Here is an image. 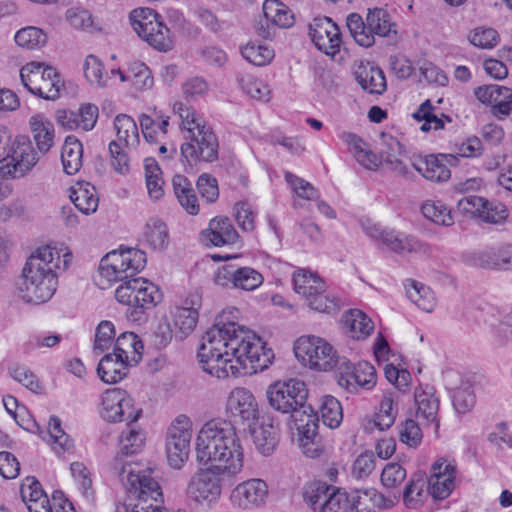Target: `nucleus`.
<instances>
[{
    "mask_svg": "<svg viewBox=\"0 0 512 512\" xmlns=\"http://www.w3.org/2000/svg\"><path fill=\"white\" fill-rule=\"evenodd\" d=\"M429 496H431V492L425 474H413L403 492L404 505L409 509H417L425 503Z\"/></svg>",
    "mask_w": 512,
    "mask_h": 512,
    "instance_id": "29",
    "label": "nucleus"
},
{
    "mask_svg": "<svg viewBox=\"0 0 512 512\" xmlns=\"http://www.w3.org/2000/svg\"><path fill=\"white\" fill-rule=\"evenodd\" d=\"M159 18L150 8H137L129 15L133 30L143 40L158 51L167 52L173 48V38L168 27Z\"/></svg>",
    "mask_w": 512,
    "mask_h": 512,
    "instance_id": "9",
    "label": "nucleus"
},
{
    "mask_svg": "<svg viewBox=\"0 0 512 512\" xmlns=\"http://www.w3.org/2000/svg\"><path fill=\"white\" fill-rule=\"evenodd\" d=\"M234 288L252 291L263 283V276L253 268L241 267L236 269Z\"/></svg>",
    "mask_w": 512,
    "mask_h": 512,
    "instance_id": "62",
    "label": "nucleus"
},
{
    "mask_svg": "<svg viewBox=\"0 0 512 512\" xmlns=\"http://www.w3.org/2000/svg\"><path fill=\"white\" fill-rule=\"evenodd\" d=\"M252 437L257 450L270 455L278 444V430L272 424H263L252 431Z\"/></svg>",
    "mask_w": 512,
    "mask_h": 512,
    "instance_id": "49",
    "label": "nucleus"
},
{
    "mask_svg": "<svg viewBox=\"0 0 512 512\" xmlns=\"http://www.w3.org/2000/svg\"><path fill=\"white\" fill-rule=\"evenodd\" d=\"M141 409L135 407L134 399L123 389H107L101 397V417L108 422H136Z\"/></svg>",
    "mask_w": 512,
    "mask_h": 512,
    "instance_id": "14",
    "label": "nucleus"
},
{
    "mask_svg": "<svg viewBox=\"0 0 512 512\" xmlns=\"http://www.w3.org/2000/svg\"><path fill=\"white\" fill-rule=\"evenodd\" d=\"M14 39L16 44L24 49L38 50L46 45L48 37L42 29L28 26L17 31Z\"/></svg>",
    "mask_w": 512,
    "mask_h": 512,
    "instance_id": "51",
    "label": "nucleus"
},
{
    "mask_svg": "<svg viewBox=\"0 0 512 512\" xmlns=\"http://www.w3.org/2000/svg\"><path fill=\"white\" fill-rule=\"evenodd\" d=\"M478 264L488 269H512V245H503L483 252L478 258Z\"/></svg>",
    "mask_w": 512,
    "mask_h": 512,
    "instance_id": "38",
    "label": "nucleus"
},
{
    "mask_svg": "<svg viewBox=\"0 0 512 512\" xmlns=\"http://www.w3.org/2000/svg\"><path fill=\"white\" fill-rule=\"evenodd\" d=\"M70 472L83 496L87 499H92L94 491L92 489L90 470L82 462H73L70 464Z\"/></svg>",
    "mask_w": 512,
    "mask_h": 512,
    "instance_id": "61",
    "label": "nucleus"
},
{
    "mask_svg": "<svg viewBox=\"0 0 512 512\" xmlns=\"http://www.w3.org/2000/svg\"><path fill=\"white\" fill-rule=\"evenodd\" d=\"M397 414L398 394L393 392L385 393L380 402L378 413L373 420L368 421L365 428L373 430L374 427H377L381 431L387 430L395 423Z\"/></svg>",
    "mask_w": 512,
    "mask_h": 512,
    "instance_id": "30",
    "label": "nucleus"
},
{
    "mask_svg": "<svg viewBox=\"0 0 512 512\" xmlns=\"http://www.w3.org/2000/svg\"><path fill=\"white\" fill-rule=\"evenodd\" d=\"M65 19L75 29L85 32L94 30V19L92 14L82 7H71L65 12Z\"/></svg>",
    "mask_w": 512,
    "mask_h": 512,
    "instance_id": "60",
    "label": "nucleus"
},
{
    "mask_svg": "<svg viewBox=\"0 0 512 512\" xmlns=\"http://www.w3.org/2000/svg\"><path fill=\"white\" fill-rule=\"evenodd\" d=\"M344 323L350 336L354 339H365L374 329V325L367 315L358 309H352L344 316Z\"/></svg>",
    "mask_w": 512,
    "mask_h": 512,
    "instance_id": "43",
    "label": "nucleus"
},
{
    "mask_svg": "<svg viewBox=\"0 0 512 512\" xmlns=\"http://www.w3.org/2000/svg\"><path fill=\"white\" fill-rule=\"evenodd\" d=\"M309 36L316 48L326 55L333 57L340 51L342 44L340 29L328 17L313 19L309 25Z\"/></svg>",
    "mask_w": 512,
    "mask_h": 512,
    "instance_id": "18",
    "label": "nucleus"
},
{
    "mask_svg": "<svg viewBox=\"0 0 512 512\" xmlns=\"http://www.w3.org/2000/svg\"><path fill=\"white\" fill-rule=\"evenodd\" d=\"M354 77L361 88L369 94L381 95L386 91L384 72L369 62H360L354 69Z\"/></svg>",
    "mask_w": 512,
    "mask_h": 512,
    "instance_id": "26",
    "label": "nucleus"
},
{
    "mask_svg": "<svg viewBox=\"0 0 512 512\" xmlns=\"http://www.w3.org/2000/svg\"><path fill=\"white\" fill-rule=\"evenodd\" d=\"M173 110L181 120L184 142L181 144L182 161L190 166L199 162L211 163L218 159L217 136L202 117L183 102H176Z\"/></svg>",
    "mask_w": 512,
    "mask_h": 512,
    "instance_id": "5",
    "label": "nucleus"
},
{
    "mask_svg": "<svg viewBox=\"0 0 512 512\" xmlns=\"http://www.w3.org/2000/svg\"><path fill=\"white\" fill-rule=\"evenodd\" d=\"M303 497L312 512H375V508H392L398 500L396 496L386 497L373 488L347 493L321 481L307 484Z\"/></svg>",
    "mask_w": 512,
    "mask_h": 512,
    "instance_id": "4",
    "label": "nucleus"
},
{
    "mask_svg": "<svg viewBox=\"0 0 512 512\" xmlns=\"http://www.w3.org/2000/svg\"><path fill=\"white\" fill-rule=\"evenodd\" d=\"M113 352L134 366L142 359L143 343L135 333L124 332L117 337Z\"/></svg>",
    "mask_w": 512,
    "mask_h": 512,
    "instance_id": "33",
    "label": "nucleus"
},
{
    "mask_svg": "<svg viewBox=\"0 0 512 512\" xmlns=\"http://www.w3.org/2000/svg\"><path fill=\"white\" fill-rule=\"evenodd\" d=\"M347 28L357 44L370 47L375 43V35L386 37L391 32L396 33L395 24L384 9L369 10L366 22L357 13H351L346 19Z\"/></svg>",
    "mask_w": 512,
    "mask_h": 512,
    "instance_id": "8",
    "label": "nucleus"
},
{
    "mask_svg": "<svg viewBox=\"0 0 512 512\" xmlns=\"http://www.w3.org/2000/svg\"><path fill=\"white\" fill-rule=\"evenodd\" d=\"M308 391L303 381L291 378L285 381H276L266 390L269 405L281 413L296 414L307 409L305 401Z\"/></svg>",
    "mask_w": 512,
    "mask_h": 512,
    "instance_id": "12",
    "label": "nucleus"
},
{
    "mask_svg": "<svg viewBox=\"0 0 512 512\" xmlns=\"http://www.w3.org/2000/svg\"><path fill=\"white\" fill-rule=\"evenodd\" d=\"M294 353L305 366L318 371H330L340 356L325 339L317 336H301L294 344Z\"/></svg>",
    "mask_w": 512,
    "mask_h": 512,
    "instance_id": "11",
    "label": "nucleus"
},
{
    "mask_svg": "<svg viewBox=\"0 0 512 512\" xmlns=\"http://www.w3.org/2000/svg\"><path fill=\"white\" fill-rule=\"evenodd\" d=\"M201 307V296L198 293L189 294L181 307L172 312L175 335L179 339L186 338L196 327L198 309Z\"/></svg>",
    "mask_w": 512,
    "mask_h": 512,
    "instance_id": "22",
    "label": "nucleus"
},
{
    "mask_svg": "<svg viewBox=\"0 0 512 512\" xmlns=\"http://www.w3.org/2000/svg\"><path fill=\"white\" fill-rule=\"evenodd\" d=\"M114 128L118 140L127 148H135L139 144V132L135 120L127 114H119L114 119Z\"/></svg>",
    "mask_w": 512,
    "mask_h": 512,
    "instance_id": "46",
    "label": "nucleus"
},
{
    "mask_svg": "<svg viewBox=\"0 0 512 512\" xmlns=\"http://www.w3.org/2000/svg\"><path fill=\"white\" fill-rule=\"evenodd\" d=\"M319 413L324 425L329 428H337L343 419L341 404L331 395H325L321 398Z\"/></svg>",
    "mask_w": 512,
    "mask_h": 512,
    "instance_id": "52",
    "label": "nucleus"
},
{
    "mask_svg": "<svg viewBox=\"0 0 512 512\" xmlns=\"http://www.w3.org/2000/svg\"><path fill=\"white\" fill-rule=\"evenodd\" d=\"M306 304L314 311L331 314L339 310V299L327 292V287L313 294L307 299Z\"/></svg>",
    "mask_w": 512,
    "mask_h": 512,
    "instance_id": "55",
    "label": "nucleus"
},
{
    "mask_svg": "<svg viewBox=\"0 0 512 512\" xmlns=\"http://www.w3.org/2000/svg\"><path fill=\"white\" fill-rule=\"evenodd\" d=\"M140 127L145 140L149 143H157L161 137L167 133L169 126V117H159V121L147 114H141L139 117Z\"/></svg>",
    "mask_w": 512,
    "mask_h": 512,
    "instance_id": "48",
    "label": "nucleus"
},
{
    "mask_svg": "<svg viewBox=\"0 0 512 512\" xmlns=\"http://www.w3.org/2000/svg\"><path fill=\"white\" fill-rule=\"evenodd\" d=\"M83 146L74 136H67L61 152L63 169L66 174L74 175L82 167Z\"/></svg>",
    "mask_w": 512,
    "mask_h": 512,
    "instance_id": "36",
    "label": "nucleus"
},
{
    "mask_svg": "<svg viewBox=\"0 0 512 512\" xmlns=\"http://www.w3.org/2000/svg\"><path fill=\"white\" fill-rule=\"evenodd\" d=\"M458 207L464 212L478 214L487 223L500 224L508 217V211L503 204L491 203L477 196L463 197L458 201Z\"/></svg>",
    "mask_w": 512,
    "mask_h": 512,
    "instance_id": "23",
    "label": "nucleus"
},
{
    "mask_svg": "<svg viewBox=\"0 0 512 512\" xmlns=\"http://www.w3.org/2000/svg\"><path fill=\"white\" fill-rule=\"evenodd\" d=\"M292 418L299 432V438L307 437L309 440L320 439L317 432L318 418L310 407L302 410V412H296Z\"/></svg>",
    "mask_w": 512,
    "mask_h": 512,
    "instance_id": "53",
    "label": "nucleus"
},
{
    "mask_svg": "<svg viewBox=\"0 0 512 512\" xmlns=\"http://www.w3.org/2000/svg\"><path fill=\"white\" fill-rule=\"evenodd\" d=\"M72 260L67 248L50 245L36 249L22 269L19 284L21 298L27 303L43 304L55 294L58 286V270H65Z\"/></svg>",
    "mask_w": 512,
    "mask_h": 512,
    "instance_id": "3",
    "label": "nucleus"
},
{
    "mask_svg": "<svg viewBox=\"0 0 512 512\" xmlns=\"http://www.w3.org/2000/svg\"><path fill=\"white\" fill-rule=\"evenodd\" d=\"M412 165L425 179L432 182H444L448 180L451 175L443 159L434 155L418 158L412 162Z\"/></svg>",
    "mask_w": 512,
    "mask_h": 512,
    "instance_id": "31",
    "label": "nucleus"
},
{
    "mask_svg": "<svg viewBox=\"0 0 512 512\" xmlns=\"http://www.w3.org/2000/svg\"><path fill=\"white\" fill-rule=\"evenodd\" d=\"M475 97L490 106L491 114L498 120L506 119L512 113V89L497 84L475 88Z\"/></svg>",
    "mask_w": 512,
    "mask_h": 512,
    "instance_id": "20",
    "label": "nucleus"
},
{
    "mask_svg": "<svg viewBox=\"0 0 512 512\" xmlns=\"http://www.w3.org/2000/svg\"><path fill=\"white\" fill-rule=\"evenodd\" d=\"M416 404V416L423 421V424H435L439 427L438 411L439 399L435 395V389L432 386H419L414 393Z\"/></svg>",
    "mask_w": 512,
    "mask_h": 512,
    "instance_id": "25",
    "label": "nucleus"
},
{
    "mask_svg": "<svg viewBox=\"0 0 512 512\" xmlns=\"http://www.w3.org/2000/svg\"><path fill=\"white\" fill-rule=\"evenodd\" d=\"M49 434L52 438V448L57 454L68 452L72 449L73 443L61 427V420L52 415L49 419Z\"/></svg>",
    "mask_w": 512,
    "mask_h": 512,
    "instance_id": "57",
    "label": "nucleus"
},
{
    "mask_svg": "<svg viewBox=\"0 0 512 512\" xmlns=\"http://www.w3.org/2000/svg\"><path fill=\"white\" fill-rule=\"evenodd\" d=\"M146 262L145 252L135 248L107 253L99 265V287L106 289L117 282L124 283L142 271Z\"/></svg>",
    "mask_w": 512,
    "mask_h": 512,
    "instance_id": "6",
    "label": "nucleus"
},
{
    "mask_svg": "<svg viewBox=\"0 0 512 512\" xmlns=\"http://www.w3.org/2000/svg\"><path fill=\"white\" fill-rule=\"evenodd\" d=\"M69 197L75 207L85 215L96 212L98 208L99 199L96 195V189L89 183L77 184L72 188Z\"/></svg>",
    "mask_w": 512,
    "mask_h": 512,
    "instance_id": "39",
    "label": "nucleus"
},
{
    "mask_svg": "<svg viewBox=\"0 0 512 512\" xmlns=\"http://www.w3.org/2000/svg\"><path fill=\"white\" fill-rule=\"evenodd\" d=\"M119 478L126 487L130 500H138L139 507L146 505L148 500L162 502V489L149 471H136L131 463L122 465Z\"/></svg>",
    "mask_w": 512,
    "mask_h": 512,
    "instance_id": "13",
    "label": "nucleus"
},
{
    "mask_svg": "<svg viewBox=\"0 0 512 512\" xmlns=\"http://www.w3.org/2000/svg\"><path fill=\"white\" fill-rule=\"evenodd\" d=\"M144 432L135 424L128 422L119 438L120 451L124 455H132L141 450L144 445Z\"/></svg>",
    "mask_w": 512,
    "mask_h": 512,
    "instance_id": "47",
    "label": "nucleus"
},
{
    "mask_svg": "<svg viewBox=\"0 0 512 512\" xmlns=\"http://www.w3.org/2000/svg\"><path fill=\"white\" fill-rule=\"evenodd\" d=\"M175 196L180 205L191 215L199 212V204L191 182L182 175H176L172 180Z\"/></svg>",
    "mask_w": 512,
    "mask_h": 512,
    "instance_id": "41",
    "label": "nucleus"
},
{
    "mask_svg": "<svg viewBox=\"0 0 512 512\" xmlns=\"http://www.w3.org/2000/svg\"><path fill=\"white\" fill-rule=\"evenodd\" d=\"M376 370L372 364L366 361L358 362L354 365L353 383L340 377V387L350 393H357L359 388L371 389L376 385Z\"/></svg>",
    "mask_w": 512,
    "mask_h": 512,
    "instance_id": "32",
    "label": "nucleus"
},
{
    "mask_svg": "<svg viewBox=\"0 0 512 512\" xmlns=\"http://www.w3.org/2000/svg\"><path fill=\"white\" fill-rule=\"evenodd\" d=\"M202 235L214 246L231 245L236 243L239 238L236 229L226 217L212 219L208 229Z\"/></svg>",
    "mask_w": 512,
    "mask_h": 512,
    "instance_id": "28",
    "label": "nucleus"
},
{
    "mask_svg": "<svg viewBox=\"0 0 512 512\" xmlns=\"http://www.w3.org/2000/svg\"><path fill=\"white\" fill-rule=\"evenodd\" d=\"M143 241L153 250H162L168 243L166 225L158 219H151L145 225Z\"/></svg>",
    "mask_w": 512,
    "mask_h": 512,
    "instance_id": "50",
    "label": "nucleus"
},
{
    "mask_svg": "<svg viewBox=\"0 0 512 512\" xmlns=\"http://www.w3.org/2000/svg\"><path fill=\"white\" fill-rule=\"evenodd\" d=\"M196 460L206 468L189 479L185 494L197 506L212 507L222 494L220 474H238L243 468V447L231 421L217 418L206 422L195 441Z\"/></svg>",
    "mask_w": 512,
    "mask_h": 512,
    "instance_id": "2",
    "label": "nucleus"
},
{
    "mask_svg": "<svg viewBox=\"0 0 512 512\" xmlns=\"http://www.w3.org/2000/svg\"><path fill=\"white\" fill-rule=\"evenodd\" d=\"M237 81L241 89L256 100H268L270 90L268 86L254 76L241 73L237 76Z\"/></svg>",
    "mask_w": 512,
    "mask_h": 512,
    "instance_id": "56",
    "label": "nucleus"
},
{
    "mask_svg": "<svg viewBox=\"0 0 512 512\" xmlns=\"http://www.w3.org/2000/svg\"><path fill=\"white\" fill-rule=\"evenodd\" d=\"M268 497V486L265 481L258 478L249 479L238 484L231 493L233 506L250 510L263 505Z\"/></svg>",
    "mask_w": 512,
    "mask_h": 512,
    "instance_id": "21",
    "label": "nucleus"
},
{
    "mask_svg": "<svg viewBox=\"0 0 512 512\" xmlns=\"http://www.w3.org/2000/svg\"><path fill=\"white\" fill-rule=\"evenodd\" d=\"M20 77L29 92L47 100L57 99L64 86L56 69L41 62H30L23 66Z\"/></svg>",
    "mask_w": 512,
    "mask_h": 512,
    "instance_id": "10",
    "label": "nucleus"
},
{
    "mask_svg": "<svg viewBox=\"0 0 512 512\" xmlns=\"http://www.w3.org/2000/svg\"><path fill=\"white\" fill-rule=\"evenodd\" d=\"M83 71L86 80L95 88H104L108 86L111 79L109 73L105 70L102 61L95 55L86 56L83 63Z\"/></svg>",
    "mask_w": 512,
    "mask_h": 512,
    "instance_id": "45",
    "label": "nucleus"
},
{
    "mask_svg": "<svg viewBox=\"0 0 512 512\" xmlns=\"http://www.w3.org/2000/svg\"><path fill=\"white\" fill-rule=\"evenodd\" d=\"M403 152V146L396 138L384 135V147L381 150L382 160L389 165L391 170L399 175L407 176L409 168L400 158Z\"/></svg>",
    "mask_w": 512,
    "mask_h": 512,
    "instance_id": "37",
    "label": "nucleus"
},
{
    "mask_svg": "<svg viewBox=\"0 0 512 512\" xmlns=\"http://www.w3.org/2000/svg\"><path fill=\"white\" fill-rule=\"evenodd\" d=\"M262 9L266 20H269L274 26L289 28L294 24L292 11L279 0H265Z\"/></svg>",
    "mask_w": 512,
    "mask_h": 512,
    "instance_id": "42",
    "label": "nucleus"
},
{
    "mask_svg": "<svg viewBox=\"0 0 512 512\" xmlns=\"http://www.w3.org/2000/svg\"><path fill=\"white\" fill-rule=\"evenodd\" d=\"M285 180L294 193L305 200H314L319 196L318 190L308 181L291 172H285Z\"/></svg>",
    "mask_w": 512,
    "mask_h": 512,
    "instance_id": "63",
    "label": "nucleus"
},
{
    "mask_svg": "<svg viewBox=\"0 0 512 512\" xmlns=\"http://www.w3.org/2000/svg\"><path fill=\"white\" fill-rule=\"evenodd\" d=\"M421 211L425 218L435 224L443 226L453 224L451 210L440 201H426L422 205Z\"/></svg>",
    "mask_w": 512,
    "mask_h": 512,
    "instance_id": "54",
    "label": "nucleus"
},
{
    "mask_svg": "<svg viewBox=\"0 0 512 512\" xmlns=\"http://www.w3.org/2000/svg\"><path fill=\"white\" fill-rule=\"evenodd\" d=\"M39 161L38 152L34 149L28 136L18 135L13 139L10 156L7 160L5 174L14 177L23 176Z\"/></svg>",
    "mask_w": 512,
    "mask_h": 512,
    "instance_id": "19",
    "label": "nucleus"
},
{
    "mask_svg": "<svg viewBox=\"0 0 512 512\" xmlns=\"http://www.w3.org/2000/svg\"><path fill=\"white\" fill-rule=\"evenodd\" d=\"M452 403L454 409L459 414L467 413L474 407L476 396L469 382H463L454 390Z\"/></svg>",
    "mask_w": 512,
    "mask_h": 512,
    "instance_id": "59",
    "label": "nucleus"
},
{
    "mask_svg": "<svg viewBox=\"0 0 512 512\" xmlns=\"http://www.w3.org/2000/svg\"><path fill=\"white\" fill-rule=\"evenodd\" d=\"M242 56L251 64L264 66L274 58V50L264 44L248 43L241 49Z\"/></svg>",
    "mask_w": 512,
    "mask_h": 512,
    "instance_id": "58",
    "label": "nucleus"
},
{
    "mask_svg": "<svg viewBox=\"0 0 512 512\" xmlns=\"http://www.w3.org/2000/svg\"><path fill=\"white\" fill-rule=\"evenodd\" d=\"M191 423L186 416H179L170 426L166 438V456L169 465L181 469L190 452Z\"/></svg>",
    "mask_w": 512,
    "mask_h": 512,
    "instance_id": "15",
    "label": "nucleus"
},
{
    "mask_svg": "<svg viewBox=\"0 0 512 512\" xmlns=\"http://www.w3.org/2000/svg\"><path fill=\"white\" fill-rule=\"evenodd\" d=\"M383 244L398 254L427 251V246L417 238L395 230L386 233Z\"/></svg>",
    "mask_w": 512,
    "mask_h": 512,
    "instance_id": "35",
    "label": "nucleus"
},
{
    "mask_svg": "<svg viewBox=\"0 0 512 512\" xmlns=\"http://www.w3.org/2000/svg\"><path fill=\"white\" fill-rule=\"evenodd\" d=\"M116 300L129 307L128 317L135 322L145 318V312L152 309L161 299L158 287L143 277H131L115 290Z\"/></svg>",
    "mask_w": 512,
    "mask_h": 512,
    "instance_id": "7",
    "label": "nucleus"
},
{
    "mask_svg": "<svg viewBox=\"0 0 512 512\" xmlns=\"http://www.w3.org/2000/svg\"><path fill=\"white\" fill-rule=\"evenodd\" d=\"M227 313L202 337L197 356L201 368L218 378L252 375L269 367L274 353L254 332L230 321Z\"/></svg>",
    "mask_w": 512,
    "mask_h": 512,
    "instance_id": "1",
    "label": "nucleus"
},
{
    "mask_svg": "<svg viewBox=\"0 0 512 512\" xmlns=\"http://www.w3.org/2000/svg\"><path fill=\"white\" fill-rule=\"evenodd\" d=\"M99 110L96 105L85 104L76 111L59 110L56 114L57 122L66 130H92L98 120Z\"/></svg>",
    "mask_w": 512,
    "mask_h": 512,
    "instance_id": "24",
    "label": "nucleus"
},
{
    "mask_svg": "<svg viewBox=\"0 0 512 512\" xmlns=\"http://www.w3.org/2000/svg\"><path fill=\"white\" fill-rule=\"evenodd\" d=\"M294 290L305 301L313 294L325 289V282L316 274L299 269L293 274Z\"/></svg>",
    "mask_w": 512,
    "mask_h": 512,
    "instance_id": "40",
    "label": "nucleus"
},
{
    "mask_svg": "<svg viewBox=\"0 0 512 512\" xmlns=\"http://www.w3.org/2000/svg\"><path fill=\"white\" fill-rule=\"evenodd\" d=\"M29 125L39 152L47 153L54 142L52 122L44 115L36 114L29 119Z\"/></svg>",
    "mask_w": 512,
    "mask_h": 512,
    "instance_id": "34",
    "label": "nucleus"
},
{
    "mask_svg": "<svg viewBox=\"0 0 512 512\" xmlns=\"http://www.w3.org/2000/svg\"><path fill=\"white\" fill-rule=\"evenodd\" d=\"M133 366L122 356L116 353H108L103 356L98 364L97 373L100 379L107 384H115L126 377L128 368Z\"/></svg>",
    "mask_w": 512,
    "mask_h": 512,
    "instance_id": "27",
    "label": "nucleus"
},
{
    "mask_svg": "<svg viewBox=\"0 0 512 512\" xmlns=\"http://www.w3.org/2000/svg\"><path fill=\"white\" fill-rule=\"evenodd\" d=\"M458 474L455 460L438 458L430 468V476L427 483L431 497L443 500L450 496L455 488V480Z\"/></svg>",
    "mask_w": 512,
    "mask_h": 512,
    "instance_id": "16",
    "label": "nucleus"
},
{
    "mask_svg": "<svg viewBox=\"0 0 512 512\" xmlns=\"http://www.w3.org/2000/svg\"><path fill=\"white\" fill-rule=\"evenodd\" d=\"M405 287L408 298L415 305L423 311H433L436 300L433 291L429 287L414 280H408Z\"/></svg>",
    "mask_w": 512,
    "mask_h": 512,
    "instance_id": "44",
    "label": "nucleus"
},
{
    "mask_svg": "<svg viewBox=\"0 0 512 512\" xmlns=\"http://www.w3.org/2000/svg\"><path fill=\"white\" fill-rule=\"evenodd\" d=\"M422 437L419 423L413 419H406L399 427L400 441L411 448L419 446Z\"/></svg>",
    "mask_w": 512,
    "mask_h": 512,
    "instance_id": "64",
    "label": "nucleus"
},
{
    "mask_svg": "<svg viewBox=\"0 0 512 512\" xmlns=\"http://www.w3.org/2000/svg\"><path fill=\"white\" fill-rule=\"evenodd\" d=\"M226 414L235 421L251 423L259 417L258 402L254 394L247 388H233L226 399Z\"/></svg>",
    "mask_w": 512,
    "mask_h": 512,
    "instance_id": "17",
    "label": "nucleus"
}]
</instances>
